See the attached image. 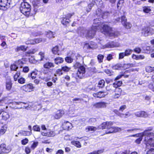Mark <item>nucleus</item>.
Returning a JSON list of instances; mask_svg holds the SVG:
<instances>
[{
	"label": "nucleus",
	"instance_id": "15",
	"mask_svg": "<svg viewBox=\"0 0 154 154\" xmlns=\"http://www.w3.org/2000/svg\"><path fill=\"white\" fill-rule=\"evenodd\" d=\"M64 114V111L62 110H59L56 111L54 115V118L56 119H60Z\"/></svg>",
	"mask_w": 154,
	"mask_h": 154
},
{
	"label": "nucleus",
	"instance_id": "61",
	"mask_svg": "<svg viewBox=\"0 0 154 154\" xmlns=\"http://www.w3.org/2000/svg\"><path fill=\"white\" fill-rule=\"evenodd\" d=\"M126 108V106L125 105L121 106L119 109V110L122 112Z\"/></svg>",
	"mask_w": 154,
	"mask_h": 154
},
{
	"label": "nucleus",
	"instance_id": "8",
	"mask_svg": "<svg viewBox=\"0 0 154 154\" xmlns=\"http://www.w3.org/2000/svg\"><path fill=\"white\" fill-rule=\"evenodd\" d=\"M0 154H3L9 152L11 150L10 146H7L5 144L2 143L0 146Z\"/></svg>",
	"mask_w": 154,
	"mask_h": 154
},
{
	"label": "nucleus",
	"instance_id": "21",
	"mask_svg": "<svg viewBox=\"0 0 154 154\" xmlns=\"http://www.w3.org/2000/svg\"><path fill=\"white\" fill-rule=\"evenodd\" d=\"M45 58V53L41 51L39 52L38 55V57L37 60L38 61L43 60Z\"/></svg>",
	"mask_w": 154,
	"mask_h": 154
},
{
	"label": "nucleus",
	"instance_id": "41",
	"mask_svg": "<svg viewBox=\"0 0 154 154\" xmlns=\"http://www.w3.org/2000/svg\"><path fill=\"white\" fill-rule=\"evenodd\" d=\"M105 83V82L104 80H100L98 82V87L100 88H103L104 85Z\"/></svg>",
	"mask_w": 154,
	"mask_h": 154
},
{
	"label": "nucleus",
	"instance_id": "37",
	"mask_svg": "<svg viewBox=\"0 0 154 154\" xmlns=\"http://www.w3.org/2000/svg\"><path fill=\"white\" fill-rule=\"evenodd\" d=\"M143 10L144 12L146 13H149L151 11L150 7L148 6H145L143 7Z\"/></svg>",
	"mask_w": 154,
	"mask_h": 154
},
{
	"label": "nucleus",
	"instance_id": "16",
	"mask_svg": "<svg viewBox=\"0 0 154 154\" xmlns=\"http://www.w3.org/2000/svg\"><path fill=\"white\" fill-rule=\"evenodd\" d=\"M62 127L64 129L68 130L72 128V124L68 122H65L63 124Z\"/></svg>",
	"mask_w": 154,
	"mask_h": 154
},
{
	"label": "nucleus",
	"instance_id": "39",
	"mask_svg": "<svg viewBox=\"0 0 154 154\" xmlns=\"http://www.w3.org/2000/svg\"><path fill=\"white\" fill-rule=\"evenodd\" d=\"M146 72H150L154 71V67H152L150 66H148L146 67Z\"/></svg>",
	"mask_w": 154,
	"mask_h": 154
},
{
	"label": "nucleus",
	"instance_id": "12",
	"mask_svg": "<svg viewBox=\"0 0 154 154\" xmlns=\"http://www.w3.org/2000/svg\"><path fill=\"white\" fill-rule=\"evenodd\" d=\"M122 90L119 88L116 89L114 92H113L112 95V97L114 99H118L121 95Z\"/></svg>",
	"mask_w": 154,
	"mask_h": 154
},
{
	"label": "nucleus",
	"instance_id": "59",
	"mask_svg": "<svg viewBox=\"0 0 154 154\" xmlns=\"http://www.w3.org/2000/svg\"><path fill=\"white\" fill-rule=\"evenodd\" d=\"M126 56L125 53L122 52L120 53L119 54V59H123L124 56Z\"/></svg>",
	"mask_w": 154,
	"mask_h": 154
},
{
	"label": "nucleus",
	"instance_id": "6",
	"mask_svg": "<svg viewBox=\"0 0 154 154\" xmlns=\"http://www.w3.org/2000/svg\"><path fill=\"white\" fill-rule=\"evenodd\" d=\"M141 33L145 36L152 35L154 34V29L149 27H144L142 29Z\"/></svg>",
	"mask_w": 154,
	"mask_h": 154
},
{
	"label": "nucleus",
	"instance_id": "46",
	"mask_svg": "<svg viewBox=\"0 0 154 154\" xmlns=\"http://www.w3.org/2000/svg\"><path fill=\"white\" fill-rule=\"evenodd\" d=\"M103 57L104 56L102 55L99 54L98 55L97 59L99 63H101L103 62Z\"/></svg>",
	"mask_w": 154,
	"mask_h": 154
},
{
	"label": "nucleus",
	"instance_id": "14",
	"mask_svg": "<svg viewBox=\"0 0 154 154\" xmlns=\"http://www.w3.org/2000/svg\"><path fill=\"white\" fill-rule=\"evenodd\" d=\"M135 115L137 117L146 118L148 116V114L144 111H139L134 113Z\"/></svg>",
	"mask_w": 154,
	"mask_h": 154
},
{
	"label": "nucleus",
	"instance_id": "10",
	"mask_svg": "<svg viewBox=\"0 0 154 154\" xmlns=\"http://www.w3.org/2000/svg\"><path fill=\"white\" fill-rule=\"evenodd\" d=\"M11 3V0H0V7L5 10L10 7Z\"/></svg>",
	"mask_w": 154,
	"mask_h": 154
},
{
	"label": "nucleus",
	"instance_id": "23",
	"mask_svg": "<svg viewBox=\"0 0 154 154\" xmlns=\"http://www.w3.org/2000/svg\"><path fill=\"white\" fill-rule=\"evenodd\" d=\"M55 34L54 32L50 31H48L46 32V36L49 39L54 38Z\"/></svg>",
	"mask_w": 154,
	"mask_h": 154
},
{
	"label": "nucleus",
	"instance_id": "38",
	"mask_svg": "<svg viewBox=\"0 0 154 154\" xmlns=\"http://www.w3.org/2000/svg\"><path fill=\"white\" fill-rule=\"evenodd\" d=\"M37 71H33L29 75V76H30L32 79H35L37 75Z\"/></svg>",
	"mask_w": 154,
	"mask_h": 154
},
{
	"label": "nucleus",
	"instance_id": "62",
	"mask_svg": "<svg viewBox=\"0 0 154 154\" xmlns=\"http://www.w3.org/2000/svg\"><path fill=\"white\" fill-rule=\"evenodd\" d=\"M56 74H57L59 76L62 75L63 74V72L62 70L60 69H57L56 71Z\"/></svg>",
	"mask_w": 154,
	"mask_h": 154
},
{
	"label": "nucleus",
	"instance_id": "55",
	"mask_svg": "<svg viewBox=\"0 0 154 154\" xmlns=\"http://www.w3.org/2000/svg\"><path fill=\"white\" fill-rule=\"evenodd\" d=\"M121 65L119 64H117L112 66V69H114L118 70L119 69L121 68Z\"/></svg>",
	"mask_w": 154,
	"mask_h": 154
},
{
	"label": "nucleus",
	"instance_id": "24",
	"mask_svg": "<svg viewBox=\"0 0 154 154\" xmlns=\"http://www.w3.org/2000/svg\"><path fill=\"white\" fill-rule=\"evenodd\" d=\"M54 66V64L51 62H47L43 65V67L45 68L48 69H49L50 68L53 67Z\"/></svg>",
	"mask_w": 154,
	"mask_h": 154
},
{
	"label": "nucleus",
	"instance_id": "11",
	"mask_svg": "<svg viewBox=\"0 0 154 154\" xmlns=\"http://www.w3.org/2000/svg\"><path fill=\"white\" fill-rule=\"evenodd\" d=\"M41 134L44 136L48 137H54L56 135V133L54 131L50 130H47L46 132L45 131H41Z\"/></svg>",
	"mask_w": 154,
	"mask_h": 154
},
{
	"label": "nucleus",
	"instance_id": "5",
	"mask_svg": "<svg viewBox=\"0 0 154 154\" xmlns=\"http://www.w3.org/2000/svg\"><path fill=\"white\" fill-rule=\"evenodd\" d=\"M20 10L23 14L26 16H28L30 14V5L26 2H23L21 4Z\"/></svg>",
	"mask_w": 154,
	"mask_h": 154
},
{
	"label": "nucleus",
	"instance_id": "3",
	"mask_svg": "<svg viewBox=\"0 0 154 154\" xmlns=\"http://www.w3.org/2000/svg\"><path fill=\"white\" fill-rule=\"evenodd\" d=\"M112 125L113 123L111 122H104L98 127V128L100 129L106 128L107 130L106 131V134L115 133L122 130V129L119 127H112Z\"/></svg>",
	"mask_w": 154,
	"mask_h": 154
},
{
	"label": "nucleus",
	"instance_id": "48",
	"mask_svg": "<svg viewBox=\"0 0 154 154\" xmlns=\"http://www.w3.org/2000/svg\"><path fill=\"white\" fill-rule=\"evenodd\" d=\"M20 75V73L19 72H17L14 75V81H17L18 78Z\"/></svg>",
	"mask_w": 154,
	"mask_h": 154
},
{
	"label": "nucleus",
	"instance_id": "47",
	"mask_svg": "<svg viewBox=\"0 0 154 154\" xmlns=\"http://www.w3.org/2000/svg\"><path fill=\"white\" fill-rule=\"evenodd\" d=\"M83 100L82 98H74L72 100V101L76 103H81V102Z\"/></svg>",
	"mask_w": 154,
	"mask_h": 154
},
{
	"label": "nucleus",
	"instance_id": "56",
	"mask_svg": "<svg viewBox=\"0 0 154 154\" xmlns=\"http://www.w3.org/2000/svg\"><path fill=\"white\" fill-rule=\"evenodd\" d=\"M29 140L28 139L26 138L24 139H23L21 141V143L22 145H25L28 142Z\"/></svg>",
	"mask_w": 154,
	"mask_h": 154
},
{
	"label": "nucleus",
	"instance_id": "29",
	"mask_svg": "<svg viewBox=\"0 0 154 154\" xmlns=\"http://www.w3.org/2000/svg\"><path fill=\"white\" fill-rule=\"evenodd\" d=\"M7 128L8 127L6 125L3 126L0 130V134L3 135L5 133Z\"/></svg>",
	"mask_w": 154,
	"mask_h": 154
},
{
	"label": "nucleus",
	"instance_id": "19",
	"mask_svg": "<svg viewBox=\"0 0 154 154\" xmlns=\"http://www.w3.org/2000/svg\"><path fill=\"white\" fill-rule=\"evenodd\" d=\"M98 129H99L98 128ZM97 129V128L96 127H94L93 126H87L85 129V131L86 132H88L90 131H96Z\"/></svg>",
	"mask_w": 154,
	"mask_h": 154
},
{
	"label": "nucleus",
	"instance_id": "33",
	"mask_svg": "<svg viewBox=\"0 0 154 154\" xmlns=\"http://www.w3.org/2000/svg\"><path fill=\"white\" fill-rule=\"evenodd\" d=\"M118 115V116L123 118H126L131 116V114L129 113V112H127L125 114L119 113Z\"/></svg>",
	"mask_w": 154,
	"mask_h": 154
},
{
	"label": "nucleus",
	"instance_id": "42",
	"mask_svg": "<svg viewBox=\"0 0 154 154\" xmlns=\"http://www.w3.org/2000/svg\"><path fill=\"white\" fill-rule=\"evenodd\" d=\"M38 142L37 141L34 142L32 144L30 147L32 149H34L38 146Z\"/></svg>",
	"mask_w": 154,
	"mask_h": 154
},
{
	"label": "nucleus",
	"instance_id": "40",
	"mask_svg": "<svg viewBox=\"0 0 154 154\" xmlns=\"http://www.w3.org/2000/svg\"><path fill=\"white\" fill-rule=\"evenodd\" d=\"M18 68V66L15 64H12L10 66V69L11 71H16Z\"/></svg>",
	"mask_w": 154,
	"mask_h": 154
},
{
	"label": "nucleus",
	"instance_id": "53",
	"mask_svg": "<svg viewBox=\"0 0 154 154\" xmlns=\"http://www.w3.org/2000/svg\"><path fill=\"white\" fill-rule=\"evenodd\" d=\"M123 26L127 29H130L131 27V24L129 23L126 22L125 23V24H123Z\"/></svg>",
	"mask_w": 154,
	"mask_h": 154
},
{
	"label": "nucleus",
	"instance_id": "1",
	"mask_svg": "<svg viewBox=\"0 0 154 154\" xmlns=\"http://www.w3.org/2000/svg\"><path fill=\"white\" fill-rule=\"evenodd\" d=\"M98 25H93L91 29L88 31L83 30V28H78V33H87L86 35L89 38H92L94 36L96 30L98 28L100 29V31L102 33L106 35H109L110 36L117 37L119 35V33L117 31L115 32L113 31L111 28L109 26L103 23L100 24Z\"/></svg>",
	"mask_w": 154,
	"mask_h": 154
},
{
	"label": "nucleus",
	"instance_id": "17",
	"mask_svg": "<svg viewBox=\"0 0 154 154\" xmlns=\"http://www.w3.org/2000/svg\"><path fill=\"white\" fill-rule=\"evenodd\" d=\"M10 100L7 97H4L0 100V106H4L7 104H9Z\"/></svg>",
	"mask_w": 154,
	"mask_h": 154
},
{
	"label": "nucleus",
	"instance_id": "31",
	"mask_svg": "<svg viewBox=\"0 0 154 154\" xmlns=\"http://www.w3.org/2000/svg\"><path fill=\"white\" fill-rule=\"evenodd\" d=\"M104 152V149H102L98 150H95L91 152H89L87 154H100Z\"/></svg>",
	"mask_w": 154,
	"mask_h": 154
},
{
	"label": "nucleus",
	"instance_id": "49",
	"mask_svg": "<svg viewBox=\"0 0 154 154\" xmlns=\"http://www.w3.org/2000/svg\"><path fill=\"white\" fill-rule=\"evenodd\" d=\"M22 134L25 136H29L32 134V132L29 131H22Z\"/></svg>",
	"mask_w": 154,
	"mask_h": 154
},
{
	"label": "nucleus",
	"instance_id": "30",
	"mask_svg": "<svg viewBox=\"0 0 154 154\" xmlns=\"http://www.w3.org/2000/svg\"><path fill=\"white\" fill-rule=\"evenodd\" d=\"M63 61V59L61 57H58L54 59L55 63L57 64L62 63Z\"/></svg>",
	"mask_w": 154,
	"mask_h": 154
},
{
	"label": "nucleus",
	"instance_id": "13",
	"mask_svg": "<svg viewBox=\"0 0 154 154\" xmlns=\"http://www.w3.org/2000/svg\"><path fill=\"white\" fill-rule=\"evenodd\" d=\"M93 106L97 109L105 108L106 106V103L104 102H98L93 104Z\"/></svg>",
	"mask_w": 154,
	"mask_h": 154
},
{
	"label": "nucleus",
	"instance_id": "44",
	"mask_svg": "<svg viewBox=\"0 0 154 154\" xmlns=\"http://www.w3.org/2000/svg\"><path fill=\"white\" fill-rule=\"evenodd\" d=\"M95 3V2H93L91 3L88 5V8H87L86 11L88 12H89L92 8V7L94 6Z\"/></svg>",
	"mask_w": 154,
	"mask_h": 154
},
{
	"label": "nucleus",
	"instance_id": "28",
	"mask_svg": "<svg viewBox=\"0 0 154 154\" xmlns=\"http://www.w3.org/2000/svg\"><path fill=\"white\" fill-rule=\"evenodd\" d=\"M115 47V45H114V43L113 42H111L103 46L102 47V48H112Z\"/></svg>",
	"mask_w": 154,
	"mask_h": 154
},
{
	"label": "nucleus",
	"instance_id": "25",
	"mask_svg": "<svg viewBox=\"0 0 154 154\" xmlns=\"http://www.w3.org/2000/svg\"><path fill=\"white\" fill-rule=\"evenodd\" d=\"M132 58L136 60H142L145 58V57L143 55H136L133 54L132 56Z\"/></svg>",
	"mask_w": 154,
	"mask_h": 154
},
{
	"label": "nucleus",
	"instance_id": "60",
	"mask_svg": "<svg viewBox=\"0 0 154 154\" xmlns=\"http://www.w3.org/2000/svg\"><path fill=\"white\" fill-rule=\"evenodd\" d=\"M146 154H154V149L151 148L148 151Z\"/></svg>",
	"mask_w": 154,
	"mask_h": 154
},
{
	"label": "nucleus",
	"instance_id": "58",
	"mask_svg": "<svg viewBox=\"0 0 154 154\" xmlns=\"http://www.w3.org/2000/svg\"><path fill=\"white\" fill-rule=\"evenodd\" d=\"M70 69V68L67 66H63L62 68L63 70L65 72L68 71Z\"/></svg>",
	"mask_w": 154,
	"mask_h": 154
},
{
	"label": "nucleus",
	"instance_id": "9",
	"mask_svg": "<svg viewBox=\"0 0 154 154\" xmlns=\"http://www.w3.org/2000/svg\"><path fill=\"white\" fill-rule=\"evenodd\" d=\"M34 87L31 83H29L21 86L20 89L26 92H30L33 91Z\"/></svg>",
	"mask_w": 154,
	"mask_h": 154
},
{
	"label": "nucleus",
	"instance_id": "64",
	"mask_svg": "<svg viewBox=\"0 0 154 154\" xmlns=\"http://www.w3.org/2000/svg\"><path fill=\"white\" fill-rule=\"evenodd\" d=\"M29 70V69L27 66H25L23 67V71L25 72H27Z\"/></svg>",
	"mask_w": 154,
	"mask_h": 154
},
{
	"label": "nucleus",
	"instance_id": "57",
	"mask_svg": "<svg viewBox=\"0 0 154 154\" xmlns=\"http://www.w3.org/2000/svg\"><path fill=\"white\" fill-rule=\"evenodd\" d=\"M127 19L125 16H123L121 18V21L122 24H125L126 22Z\"/></svg>",
	"mask_w": 154,
	"mask_h": 154
},
{
	"label": "nucleus",
	"instance_id": "34",
	"mask_svg": "<svg viewBox=\"0 0 154 154\" xmlns=\"http://www.w3.org/2000/svg\"><path fill=\"white\" fill-rule=\"evenodd\" d=\"M71 143L78 148H80L81 147L80 143L78 141H72L71 142Z\"/></svg>",
	"mask_w": 154,
	"mask_h": 154
},
{
	"label": "nucleus",
	"instance_id": "22",
	"mask_svg": "<svg viewBox=\"0 0 154 154\" xmlns=\"http://www.w3.org/2000/svg\"><path fill=\"white\" fill-rule=\"evenodd\" d=\"M12 84L10 80H7L6 82V89L8 91H10L11 89Z\"/></svg>",
	"mask_w": 154,
	"mask_h": 154
},
{
	"label": "nucleus",
	"instance_id": "51",
	"mask_svg": "<svg viewBox=\"0 0 154 154\" xmlns=\"http://www.w3.org/2000/svg\"><path fill=\"white\" fill-rule=\"evenodd\" d=\"M123 3L124 1L123 0H119L117 4L118 8H121L123 5Z\"/></svg>",
	"mask_w": 154,
	"mask_h": 154
},
{
	"label": "nucleus",
	"instance_id": "45",
	"mask_svg": "<svg viewBox=\"0 0 154 154\" xmlns=\"http://www.w3.org/2000/svg\"><path fill=\"white\" fill-rule=\"evenodd\" d=\"M132 51V50L130 49H127L125 50L124 52L125 56H128L130 55L131 54Z\"/></svg>",
	"mask_w": 154,
	"mask_h": 154
},
{
	"label": "nucleus",
	"instance_id": "52",
	"mask_svg": "<svg viewBox=\"0 0 154 154\" xmlns=\"http://www.w3.org/2000/svg\"><path fill=\"white\" fill-rule=\"evenodd\" d=\"M26 80L23 77H21L18 79V82L21 84H23L25 83Z\"/></svg>",
	"mask_w": 154,
	"mask_h": 154
},
{
	"label": "nucleus",
	"instance_id": "36",
	"mask_svg": "<svg viewBox=\"0 0 154 154\" xmlns=\"http://www.w3.org/2000/svg\"><path fill=\"white\" fill-rule=\"evenodd\" d=\"M147 131L146 130L143 132V133H140L139 134H135L131 135L129 136L130 137H138L140 136H142L143 134H147Z\"/></svg>",
	"mask_w": 154,
	"mask_h": 154
},
{
	"label": "nucleus",
	"instance_id": "2",
	"mask_svg": "<svg viewBox=\"0 0 154 154\" xmlns=\"http://www.w3.org/2000/svg\"><path fill=\"white\" fill-rule=\"evenodd\" d=\"M147 131V134H143L142 136H139V138L135 141L136 143L139 144L141 141L143 136H145L144 141L146 146H154V134L150 133Z\"/></svg>",
	"mask_w": 154,
	"mask_h": 154
},
{
	"label": "nucleus",
	"instance_id": "26",
	"mask_svg": "<svg viewBox=\"0 0 154 154\" xmlns=\"http://www.w3.org/2000/svg\"><path fill=\"white\" fill-rule=\"evenodd\" d=\"M10 103L8 104H9V106L13 109H18V108L16 106L19 105L21 103V102H14L11 103L10 101Z\"/></svg>",
	"mask_w": 154,
	"mask_h": 154
},
{
	"label": "nucleus",
	"instance_id": "32",
	"mask_svg": "<svg viewBox=\"0 0 154 154\" xmlns=\"http://www.w3.org/2000/svg\"><path fill=\"white\" fill-rule=\"evenodd\" d=\"M59 51L58 47L57 46H56L53 47L52 49V52L54 54H57L58 55H59V54L58 53Z\"/></svg>",
	"mask_w": 154,
	"mask_h": 154
},
{
	"label": "nucleus",
	"instance_id": "63",
	"mask_svg": "<svg viewBox=\"0 0 154 154\" xmlns=\"http://www.w3.org/2000/svg\"><path fill=\"white\" fill-rule=\"evenodd\" d=\"M134 51L137 53H140L141 50L139 48H136L134 49Z\"/></svg>",
	"mask_w": 154,
	"mask_h": 154
},
{
	"label": "nucleus",
	"instance_id": "50",
	"mask_svg": "<svg viewBox=\"0 0 154 154\" xmlns=\"http://www.w3.org/2000/svg\"><path fill=\"white\" fill-rule=\"evenodd\" d=\"M65 60L67 63H71L73 61V59L70 57H67L65 58Z\"/></svg>",
	"mask_w": 154,
	"mask_h": 154
},
{
	"label": "nucleus",
	"instance_id": "27",
	"mask_svg": "<svg viewBox=\"0 0 154 154\" xmlns=\"http://www.w3.org/2000/svg\"><path fill=\"white\" fill-rule=\"evenodd\" d=\"M2 117L3 119L6 120L10 118V115L8 112L3 111L2 112Z\"/></svg>",
	"mask_w": 154,
	"mask_h": 154
},
{
	"label": "nucleus",
	"instance_id": "35",
	"mask_svg": "<svg viewBox=\"0 0 154 154\" xmlns=\"http://www.w3.org/2000/svg\"><path fill=\"white\" fill-rule=\"evenodd\" d=\"M70 22L69 19L66 17L63 18L62 20V23L63 25H66Z\"/></svg>",
	"mask_w": 154,
	"mask_h": 154
},
{
	"label": "nucleus",
	"instance_id": "18",
	"mask_svg": "<svg viewBox=\"0 0 154 154\" xmlns=\"http://www.w3.org/2000/svg\"><path fill=\"white\" fill-rule=\"evenodd\" d=\"M27 48V46H26L23 45H20L19 46H17L15 48V51L17 52L19 51H25L26 50V49Z\"/></svg>",
	"mask_w": 154,
	"mask_h": 154
},
{
	"label": "nucleus",
	"instance_id": "20",
	"mask_svg": "<svg viewBox=\"0 0 154 154\" xmlns=\"http://www.w3.org/2000/svg\"><path fill=\"white\" fill-rule=\"evenodd\" d=\"M93 95L95 97L102 98L104 97L106 94L103 92H99L96 93H94Z\"/></svg>",
	"mask_w": 154,
	"mask_h": 154
},
{
	"label": "nucleus",
	"instance_id": "54",
	"mask_svg": "<svg viewBox=\"0 0 154 154\" xmlns=\"http://www.w3.org/2000/svg\"><path fill=\"white\" fill-rule=\"evenodd\" d=\"M33 130L35 131H40V128L38 126L36 125L33 127Z\"/></svg>",
	"mask_w": 154,
	"mask_h": 154
},
{
	"label": "nucleus",
	"instance_id": "43",
	"mask_svg": "<svg viewBox=\"0 0 154 154\" xmlns=\"http://www.w3.org/2000/svg\"><path fill=\"white\" fill-rule=\"evenodd\" d=\"M37 51V50L35 49H31L27 51L26 53L28 54H33L36 53Z\"/></svg>",
	"mask_w": 154,
	"mask_h": 154
},
{
	"label": "nucleus",
	"instance_id": "4",
	"mask_svg": "<svg viewBox=\"0 0 154 154\" xmlns=\"http://www.w3.org/2000/svg\"><path fill=\"white\" fill-rule=\"evenodd\" d=\"M74 67L75 68L78 69L76 75L78 77L82 79L85 76V69L83 66L79 63H76L74 65Z\"/></svg>",
	"mask_w": 154,
	"mask_h": 154
},
{
	"label": "nucleus",
	"instance_id": "7",
	"mask_svg": "<svg viewBox=\"0 0 154 154\" xmlns=\"http://www.w3.org/2000/svg\"><path fill=\"white\" fill-rule=\"evenodd\" d=\"M46 41L47 39L45 38H38L28 40L25 42V44L27 45H33L38 44L41 42H45Z\"/></svg>",
	"mask_w": 154,
	"mask_h": 154
}]
</instances>
